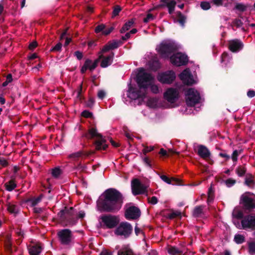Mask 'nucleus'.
Segmentation results:
<instances>
[{"label":"nucleus","instance_id":"10","mask_svg":"<svg viewBox=\"0 0 255 255\" xmlns=\"http://www.w3.org/2000/svg\"><path fill=\"white\" fill-rule=\"evenodd\" d=\"M242 229L255 230V213L251 214L243 218L241 221Z\"/></svg>","mask_w":255,"mask_h":255},{"label":"nucleus","instance_id":"2","mask_svg":"<svg viewBox=\"0 0 255 255\" xmlns=\"http://www.w3.org/2000/svg\"><path fill=\"white\" fill-rule=\"evenodd\" d=\"M123 203L121 193L114 189L107 190L97 201L99 210L103 212H115L119 210Z\"/></svg>","mask_w":255,"mask_h":255},{"label":"nucleus","instance_id":"3","mask_svg":"<svg viewBox=\"0 0 255 255\" xmlns=\"http://www.w3.org/2000/svg\"><path fill=\"white\" fill-rule=\"evenodd\" d=\"M87 139H92L96 137L97 139L94 142L95 149L97 151L105 150L108 147L106 143V140L102 135L97 132L96 128H92L89 129L88 132L84 135Z\"/></svg>","mask_w":255,"mask_h":255},{"label":"nucleus","instance_id":"29","mask_svg":"<svg viewBox=\"0 0 255 255\" xmlns=\"http://www.w3.org/2000/svg\"><path fill=\"white\" fill-rule=\"evenodd\" d=\"M7 210L10 213L13 214L14 215L17 214L19 211L18 206L12 203L7 204Z\"/></svg>","mask_w":255,"mask_h":255},{"label":"nucleus","instance_id":"46","mask_svg":"<svg viewBox=\"0 0 255 255\" xmlns=\"http://www.w3.org/2000/svg\"><path fill=\"white\" fill-rule=\"evenodd\" d=\"M121 10L122 8L121 6L119 5H116L114 7V10L113 11V16H116L117 15H118Z\"/></svg>","mask_w":255,"mask_h":255},{"label":"nucleus","instance_id":"56","mask_svg":"<svg viewBox=\"0 0 255 255\" xmlns=\"http://www.w3.org/2000/svg\"><path fill=\"white\" fill-rule=\"evenodd\" d=\"M249 251L251 254H255V243H252L249 244Z\"/></svg>","mask_w":255,"mask_h":255},{"label":"nucleus","instance_id":"63","mask_svg":"<svg viewBox=\"0 0 255 255\" xmlns=\"http://www.w3.org/2000/svg\"><path fill=\"white\" fill-rule=\"evenodd\" d=\"M37 46V43L36 41H33L30 43L29 45L28 48L30 50H33L35 49Z\"/></svg>","mask_w":255,"mask_h":255},{"label":"nucleus","instance_id":"43","mask_svg":"<svg viewBox=\"0 0 255 255\" xmlns=\"http://www.w3.org/2000/svg\"><path fill=\"white\" fill-rule=\"evenodd\" d=\"M167 252L169 254L172 255H174L179 253V251L173 247H168L167 249Z\"/></svg>","mask_w":255,"mask_h":255},{"label":"nucleus","instance_id":"20","mask_svg":"<svg viewBox=\"0 0 255 255\" xmlns=\"http://www.w3.org/2000/svg\"><path fill=\"white\" fill-rule=\"evenodd\" d=\"M197 153L202 158L211 157V152L209 149L204 145H199L197 146Z\"/></svg>","mask_w":255,"mask_h":255},{"label":"nucleus","instance_id":"59","mask_svg":"<svg viewBox=\"0 0 255 255\" xmlns=\"http://www.w3.org/2000/svg\"><path fill=\"white\" fill-rule=\"evenodd\" d=\"M113 30H114V27L112 26L110 27V28H108L107 29H106V28H105L103 31L102 34L104 35H108L109 34H110Z\"/></svg>","mask_w":255,"mask_h":255},{"label":"nucleus","instance_id":"32","mask_svg":"<svg viewBox=\"0 0 255 255\" xmlns=\"http://www.w3.org/2000/svg\"><path fill=\"white\" fill-rule=\"evenodd\" d=\"M108 43L110 48L113 50L118 48L120 45L123 44V43L121 41L113 40L112 42L110 41Z\"/></svg>","mask_w":255,"mask_h":255},{"label":"nucleus","instance_id":"18","mask_svg":"<svg viewBox=\"0 0 255 255\" xmlns=\"http://www.w3.org/2000/svg\"><path fill=\"white\" fill-rule=\"evenodd\" d=\"M140 215L139 209L135 206H130L128 208L125 212V216L127 219H136Z\"/></svg>","mask_w":255,"mask_h":255},{"label":"nucleus","instance_id":"62","mask_svg":"<svg viewBox=\"0 0 255 255\" xmlns=\"http://www.w3.org/2000/svg\"><path fill=\"white\" fill-rule=\"evenodd\" d=\"M97 96L100 99L102 100L105 98L106 96V93L103 90H100L98 93Z\"/></svg>","mask_w":255,"mask_h":255},{"label":"nucleus","instance_id":"42","mask_svg":"<svg viewBox=\"0 0 255 255\" xmlns=\"http://www.w3.org/2000/svg\"><path fill=\"white\" fill-rule=\"evenodd\" d=\"M246 171V169L244 166H239L236 169V172L239 176H242L244 175Z\"/></svg>","mask_w":255,"mask_h":255},{"label":"nucleus","instance_id":"41","mask_svg":"<svg viewBox=\"0 0 255 255\" xmlns=\"http://www.w3.org/2000/svg\"><path fill=\"white\" fill-rule=\"evenodd\" d=\"M106 28V26L104 24H101L97 25L95 29V32L96 33L102 32L103 33L104 30Z\"/></svg>","mask_w":255,"mask_h":255},{"label":"nucleus","instance_id":"11","mask_svg":"<svg viewBox=\"0 0 255 255\" xmlns=\"http://www.w3.org/2000/svg\"><path fill=\"white\" fill-rule=\"evenodd\" d=\"M241 201L247 209L255 208V196L250 192L242 195Z\"/></svg>","mask_w":255,"mask_h":255},{"label":"nucleus","instance_id":"16","mask_svg":"<svg viewBox=\"0 0 255 255\" xmlns=\"http://www.w3.org/2000/svg\"><path fill=\"white\" fill-rule=\"evenodd\" d=\"M58 237L62 244H69L72 240L71 231L68 229H64L58 233Z\"/></svg>","mask_w":255,"mask_h":255},{"label":"nucleus","instance_id":"45","mask_svg":"<svg viewBox=\"0 0 255 255\" xmlns=\"http://www.w3.org/2000/svg\"><path fill=\"white\" fill-rule=\"evenodd\" d=\"M61 173V171L59 168L56 167L52 170V174L54 177H58Z\"/></svg>","mask_w":255,"mask_h":255},{"label":"nucleus","instance_id":"5","mask_svg":"<svg viewBox=\"0 0 255 255\" xmlns=\"http://www.w3.org/2000/svg\"><path fill=\"white\" fill-rule=\"evenodd\" d=\"M186 102L188 106L193 107L199 103L201 97L199 93L193 88L185 92Z\"/></svg>","mask_w":255,"mask_h":255},{"label":"nucleus","instance_id":"36","mask_svg":"<svg viewBox=\"0 0 255 255\" xmlns=\"http://www.w3.org/2000/svg\"><path fill=\"white\" fill-rule=\"evenodd\" d=\"M5 187L7 190L10 191L15 188L16 184L13 180H10L5 184Z\"/></svg>","mask_w":255,"mask_h":255},{"label":"nucleus","instance_id":"51","mask_svg":"<svg viewBox=\"0 0 255 255\" xmlns=\"http://www.w3.org/2000/svg\"><path fill=\"white\" fill-rule=\"evenodd\" d=\"M95 103V100L93 98H90L89 100L86 102V107L89 108H93Z\"/></svg>","mask_w":255,"mask_h":255},{"label":"nucleus","instance_id":"47","mask_svg":"<svg viewBox=\"0 0 255 255\" xmlns=\"http://www.w3.org/2000/svg\"><path fill=\"white\" fill-rule=\"evenodd\" d=\"M150 87L151 91L154 94H157L159 93V88L158 87L154 84H152V83H150V85H149Z\"/></svg>","mask_w":255,"mask_h":255},{"label":"nucleus","instance_id":"14","mask_svg":"<svg viewBox=\"0 0 255 255\" xmlns=\"http://www.w3.org/2000/svg\"><path fill=\"white\" fill-rule=\"evenodd\" d=\"M157 153L159 155L160 158H171L177 156L181 158L180 154L179 152L175 151L172 148H168L165 149L163 148H161Z\"/></svg>","mask_w":255,"mask_h":255},{"label":"nucleus","instance_id":"25","mask_svg":"<svg viewBox=\"0 0 255 255\" xmlns=\"http://www.w3.org/2000/svg\"><path fill=\"white\" fill-rule=\"evenodd\" d=\"M248 7L249 5L248 4L235 1L233 10H237L240 12H243L247 10Z\"/></svg>","mask_w":255,"mask_h":255},{"label":"nucleus","instance_id":"28","mask_svg":"<svg viewBox=\"0 0 255 255\" xmlns=\"http://www.w3.org/2000/svg\"><path fill=\"white\" fill-rule=\"evenodd\" d=\"M134 23V20L133 19L128 20L126 22L122 28L120 29V32L121 33H125L126 31H128L132 26Z\"/></svg>","mask_w":255,"mask_h":255},{"label":"nucleus","instance_id":"30","mask_svg":"<svg viewBox=\"0 0 255 255\" xmlns=\"http://www.w3.org/2000/svg\"><path fill=\"white\" fill-rule=\"evenodd\" d=\"M158 99L156 98H150L148 99L147 105L148 107L155 108L157 107Z\"/></svg>","mask_w":255,"mask_h":255},{"label":"nucleus","instance_id":"4","mask_svg":"<svg viewBox=\"0 0 255 255\" xmlns=\"http://www.w3.org/2000/svg\"><path fill=\"white\" fill-rule=\"evenodd\" d=\"M178 49L176 43L170 41L162 42L156 48L157 52L164 58H168L172 53H174Z\"/></svg>","mask_w":255,"mask_h":255},{"label":"nucleus","instance_id":"1","mask_svg":"<svg viewBox=\"0 0 255 255\" xmlns=\"http://www.w3.org/2000/svg\"><path fill=\"white\" fill-rule=\"evenodd\" d=\"M153 80L151 74L145 72L143 68H141L136 75L137 87L130 86L127 93L128 97L132 100H143L146 97L148 88Z\"/></svg>","mask_w":255,"mask_h":255},{"label":"nucleus","instance_id":"15","mask_svg":"<svg viewBox=\"0 0 255 255\" xmlns=\"http://www.w3.org/2000/svg\"><path fill=\"white\" fill-rule=\"evenodd\" d=\"M179 78L185 85L191 86L194 84V80L189 69L184 70L179 75Z\"/></svg>","mask_w":255,"mask_h":255},{"label":"nucleus","instance_id":"64","mask_svg":"<svg viewBox=\"0 0 255 255\" xmlns=\"http://www.w3.org/2000/svg\"><path fill=\"white\" fill-rule=\"evenodd\" d=\"M247 96L249 98H253L255 96V91L254 90H249L247 92Z\"/></svg>","mask_w":255,"mask_h":255},{"label":"nucleus","instance_id":"26","mask_svg":"<svg viewBox=\"0 0 255 255\" xmlns=\"http://www.w3.org/2000/svg\"><path fill=\"white\" fill-rule=\"evenodd\" d=\"M176 15L177 17V22L182 27L185 26L186 22L187 17L182 13L181 11H177Z\"/></svg>","mask_w":255,"mask_h":255},{"label":"nucleus","instance_id":"48","mask_svg":"<svg viewBox=\"0 0 255 255\" xmlns=\"http://www.w3.org/2000/svg\"><path fill=\"white\" fill-rule=\"evenodd\" d=\"M110 50H112L110 48V47L108 43L104 45V46L103 47V48L99 52V54H102L103 55L104 53L108 52Z\"/></svg>","mask_w":255,"mask_h":255},{"label":"nucleus","instance_id":"9","mask_svg":"<svg viewBox=\"0 0 255 255\" xmlns=\"http://www.w3.org/2000/svg\"><path fill=\"white\" fill-rule=\"evenodd\" d=\"M101 226L104 228H113L118 224L119 221L118 218L114 216L105 215L101 217Z\"/></svg>","mask_w":255,"mask_h":255},{"label":"nucleus","instance_id":"55","mask_svg":"<svg viewBox=\"0 0 255 255\" xmlns=\"http://www.w3.org/2000/svg\"><path fill=\"white\" fill-rule=\"evenodd\" d=\"M180 213L178 212H173L168 214L167 217L169 219H173L180 215Z\"/></svg>","mask_w":255,"mask_h":255},{"label":"nucleus","instance_id":"8","mask_svg":"<svg viewBox=\"0 0 255 255\" xmlns=\"http://www.w3.org/2000/svg\"><path fill=\"white\" fill-rule=\"evenodd\" d=\"M175 73L172 70L159 73L157 77V80L160 82L166 84L172 83L175 79Z\"/></svg>","mask_w":255,"mask_h":255},{"label":"nucleus","instance_id":"44","mask_svg":"<svg viewBox=\"0 0 255 255\" xmlns=\"http://www.w3.org/2000/svg\"><path fill=\"white\" fill-rule=\"evenodd\" d=\"M202 211H203V206H201L197 207L194 210L193 214L195 216H197V217L199 216V215H200L202 214Z\"/></svg>","mask_w":255,"mask_h":255},{"label":"nucleus","instance_id":"19","mask_svg":"<svg viewBox=\"0 0 255 255\" xmlns=\"http://www.w3.org/2000/svg\"><path fill=\"white\" fill-rule=\"evenodd\" d=\"M244 47L243 43L239 39H235L229 41V49L232 52H238Z\"/></svg>","mask_w":255,"mask_h":255},{"label":"nucleus","instance_id":"7","mask_svg":"<svg viewBox=\"0 0 255 255\" xmlns=\"http://www.w3.org/2000/svg\"><path fill=\"white\" fill-rule=\"evenodd\" d=\"M170 59L171 63L176 66L185 65L188 62V56L180 52L173 54Z\"/></svg>","mask_w":255,"mask_h":255},{"label":"nucleus","instance_id":"37","mask_svg":"<svg viewBox=\"0 0 255 255\" xmlns=\"http://www.w3.org/2000/svg\"><path fill=\"white\" fill-rule=\"evenodd\" d=\"M234 241L237 244H242L245 241V238L242 235H236L234 237Z\"/></svg>","mask_w":255,"mask_h":255},{"label":"nucleus","instance_id":"40","mask_svg":"<svg viewBox=\"0 0 255 255\" xmlns=\"http://www.w3.org/2000/svg\"><path fill=\"white\" fill-rule=\"evenodd\" d=\"M81 116L85 118L93 119L94 118L93 113L87 110L83 111L81 113Z\"/></svg>","mask_w":255,"mask_h":255},{"label":"nucleus","instance_id":"60","mask_svg":"<svg viewBox=\"0 0 255 255\" xmlns=\"http://www.w3.org/2000/svg\"><path fill=\"white\" fill-rule=\"evenodd\" d=\"M74 55L77 57V59L80 60H81L83 57L82 52L80 51H76L74 52Z\"/></svg>","mask_w":255,"mask_h":255},{"label":"nucleus","instance_id":"6","mask_svg":"<svg viewBox=\"0 0 255 255\" xmlns=\"http://www.w3.org/2000/svg\"><path fill=\"white\" fill-rule=\"evenodd\" d=\"M131 186L133 195H136L144 194L146 195H147L149 185L142 184L139 179L136 178L133 179L131 181Z\"/></svg>","mask_w":255,"mask_h":255},{"label":"nucleus","instance_id":"13","mask_svg":"<svg viewBox=\"0 0 255 255\" xmlns=\"http://www.w3.org/2000/svg\"><path fill=\"white\" fill-rule=\"evenodd\" d=\"M164 98L170 103H174L179 98V91L173 88H168L164 93Z\"/></svg>","mask_w":255,"mask_h":255},{"label":"nucleus","instance_id":"58","mask_svg":"<svg viewBox=\"0 0 255 255\" xmlns=\"http://www.w3.org/2000/svg\"><path fill=\"white\" fill-rule=\"evenodd\" d=\"M82 84H81L80 86L79 89L77 92V98L79 99V100H82L83 97L82 96Z\"/></svg>","mask_w":255,"mask_h":255},{"label":"nucleus","instance_id":"33","mask_svg":"<svg viewBox=\"0 0 255 255\" xmlns=\"http://www.w3.org/2000/svg\"><path fill=\"white\" fill-rule=\"evenodd\" d=\"M118 255H133V253L130 249L126 247L119 251Z\"/></svg>","mask_w":255,"mask_h":255},{"label":"nucleus","instance_id":"24","mask_svg":"<svg viewBox=\"0 0 255 255\" xmlns=\"http://www.w3.org/2000/svg\"><path fill=\"white\" fill-rule=\"evenodd\" d=\"M161 179L164 181L165 182L169 184H173V185H180V180L177 178H175L174 177H171L170 178L167 177L166 175H162L160 176Z\"/></svg>","mask_w":255,"mask_h":255},{"label":"nucleus","instance_id":"27","mask_svg":"<svg viewBox=\"0 0 255 255\" xmlns=\"http://www.w3.org/2000/svg\"><path fill=\"white\" fill-rule=\"evenodd\" d=\"M245 184L250 188H253L255 186L254 176L250 174H247L245 178Z\"/></svg>","mask_w":255,"mask_h":255},{"label":"nucleus","instance_id":"53","mask_svg":"<svg viewBox=\"0 0 255 255\" xmlns=\"http://www.w3.org/2000/svg\"><path fill=\"white\" fill-rule=\"evenodd\" d=\"M148 202L152 205H155L158 202L157 198L155 196H152L151 198H148Z\"/></svg>","mask_w":255,"mask_h":255},{"label":"nucleus","instance_id":"17","mask_svg":"<svg viewBox=\"0 0 255 255\" xmlns=\"http://www.w3.org/2000/svg\"><path fill=\"white\" fill-rule=\"evenodd\" d=\"M160 3L158 4L156 8H164L167 7L168 8L169 14H172L175 10V7L176 5L177 1L175 0H160Z\"/></svg>","mask_w":255,"mask_h":255},{"label":"nucleus","instance_id":"22","mask_svg":"<svg viewBox=\"0 0 255 255\" xmlns=\"http://www.w3.org/2000/svg\"><path fill=\"white\" fill-rule=\"evenodd\" d=\"M114 55V53L112 52L107 56H104V57L102 59L100 64L101 67L102 68H106L111 65L113 62Z\"/></svg>","mask_w":255,"mask_h":255},{"label":"nucleus","instance_id":"21","mask_svg":"<svg viewBox=\"0 0 255 255\" xmlns=\"http://www.w3.org/2000/svg\"><path fill=\"white\" fill-rule=\"evenodd\" d=\"M95 152L93 150L89 151H79L78 152L70 154L69 155V158H78V157H89L94 154Z\"/></svg>","mask_w":255,"mask_h":255},{"label":"nucleus","instance_id":"39","mask_svg":"<svg viewBox=\"0 0 255 255\" xmlns=\"http://www.w3.org/2000/svg\"><path fill=\"white\" fill-rule=\"evenodd\" d=\"M62 49V43L60 42L58 43L55 46L52 47L50 50V52H60Z\"/></svg>","mask_w":255,"mask_h":255},{"label":"nucleus","instance_id":"52","mask_svg":"<svg viewBox=\"0 0 255 255\" xmlns=\"http://www.w3.org/2000/svg\"><path fill=\"white\" fill-rule=\"evenodd\" d=\"M154 19V16L152 14L148 13L147 14L146 17L143 19V22L144 23H147L149 21H151Z\"/></svg>","mask_w":255,"mask_h":255},{"label":"nucleus","instance_id":"35","mask_svg":"<svg viewBox=\"0 0 255 255\" xmlns=\"http://www.w3.org/2000/svg\"><path fill=\"white\" fill-rule=\"evenodd\" d=\"M211 2L217 6H220L224 5L225 6H228L229 2L224 3V0H210Z\"/></svg>","mask_w":255,"mask_h":255},{"label":"nucleus","instance_id":"57","mask_svg":"<svg viewBox=\"0 0 255 255\" xmlns=\"http://www.w3.org/2000/svg\"><path fill=\"white\" fill-rule=\"evenodd\" d=\"M235 183L236 180L232 178L228 179L226 181V184L227 186L228 187H231L233 186L234 184H235Z\"/></svg>","mask_w":255,"mask_h":255},{"label":"nucleus","instance_id":"54","mask_svg":"<svg viewBox=\"0 0 255 255\" xmlns=\"http://www.w3.org/2000/svg\"><path fill=\"white\" fill-rule=\"evenodd\" d=\"M233 23L237 27H240L243 24V22L241 20L237 18H236L233 20Z\"/></svg>","mask_w":255,"mask_h":255},{"label":"nucleus","instance_id":"31","mask_svg":"<svg viewBox=\"0 0 255 255\" xmlns=\"http://www.w3.org/2000/svg\"><path fill=\"white\" fill-rule=\"evenodd\" d=\"M149 67L152 70L156 71L160 67V63L158 60H153L149 63Z\"/></svg>","mask_w":255,"mask_h":255},{"label":"nucleus","instance_id":"23","mask_svg":"<svg viewBox=\"0 0 255 255\" xmlns=\"http://www.w3.org/2000/svg\"><path fill=\"white\" fill-rule=\"evenodd\" d=\"M29 253L31 255H38L41 251L42 247L40 243L31 244L29 246Z\"/></svg>","mask_w":255,"mask_h":255},{"label":"nucleus","instance_id":"61","mask_svg":"<svg viewBox=\"0 0 255 255\" xmlns=\"http://www.w3.org/2000/svg\"><path fill=\"white\" fill-rule=\"evenodd\" d=\"M241 152V151H238L237 150H234L232 154V159H237L238 156Z\"/></svg>","mask_w":255,"mask_h":255},{"label":"nucleus","instance_id":"50","mask_svg":"<svg viewBox=\"0 0 255 255\" xmlns=\"http://www.w3.org/2000/svg\"><path fill=\"white\" fill-rule=\"evenodd\" d=\"M154 149V146H145L142 150L143 153L146 155L147 153L153 150Z\"/></svg>","mask_w":255,"mask_h":255},{"label":"nucleus","instance_id":"12","mask_svg":"<svg viewBox=\"0 0 255 255\" xmlns=\"http://www.w3.org/2000/svg\"><path fill=\"white\" fill-rule=\"evenodd\" d=\"M132 228L131 225L127 222L121 223L115 231L117 235L128 237L131 233Z\"/></svg>","mask_w":255,"mask_h":255},{"label":"nucleus","instance_id":"34","mask_svg":"<svg viewBox=\"0 0 255 255\" xmlns=\"http://www.w3.org/2000/svg\"><path fill=\"white\" fill-rule=\"evenodd\" d=\"M92 63V60L87 59L85 60L84 65L81 68V72L84 74L86 72V70L89 69V65Z\"/></svg>","mask_w":255,"mask_h":255},{"label":"nucleus","instance_id":"49","mask_svg":"<svg viewBox=\"0 0 255 255\" xmlns=\"http://www.w3.org/2000/svg\"><path fill=\"white\" fill-rule=\"evenodd\" d=\"M214 198V191L212 190V187H210L208 191V202H211Z\"/></svg>","mask_w":255,"mask_h":255},{"label":"nucleus","instance_id":"38","mask_svg":"<svg viewBox=\"0 0 255 255\" xmlns=\"http://www.w3.org/2000/svg\"><path fill=\"white\" fill-rule=\"evenodd\" d=\"M200 6L201 8L204 10H207L211 8L210 3L208 1H202L200 3Z\"/></svg>","mask_w":255,"mask_h":255}]
</instances>
